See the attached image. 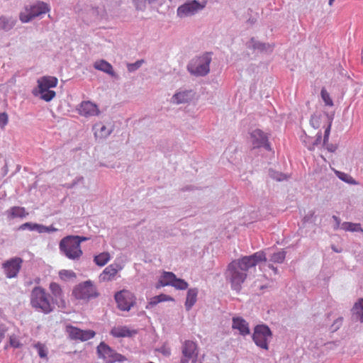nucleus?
<instances>
[{"label": "nucleus", "instance_id": "nucleus-51", "mask_svg": "<svg viewBox=\"0 0 363 363\" xmlns=\"http://www.w3.org/2000/svg\"><path fill=\"white\" fill-rule=\"evenodd\" d=\"M334 1H335V0H329V2H328L329 5H330V6H332V5H333V2H334Z\"/></svg>", "mask_w": 363, "mask_h": 363}, {"label": "nucleus", "instance_id": "nucleus-50", "mask_svg": "<svg viewBox=\"0 0 363 363\" xmlns=\"http://www.w3.org/2000/svg\"><path fill=\"white\" fill-rule=\"evenodd\" d=\"M342 318H339V319H337V320L335 321V323H334V324H333V326H334L335 324L340 325V324L342 323Z\"/></svg>", "mask_w": 363, "mask_h": 363}, {"label": "nucleus", "instance_id": "nucleus-2", "mask_svg": "<svg viewBox=\"0 0 363 363\" xmlns=\"http://www.w3.org/2000/svg\"><path fill=\"white\" fill-rule=\"evenodd\" d=\"M266 259L265 254L260 251L232 261L225 272L226 279L230 282L232 289L240 291L241 285L247 279L248 270Z\"/></svg>", "mask_w": 363, "mask_h": 363}, {"label": "nucleus", "instance_id": "nucleus-24", "mask_svg": "<svg viewBox=\"0 0 363 363\" xmlns=\"http://www.w3.org/2000/svg\"><path fill=\"white\" fill-rule=\"evenodd\" d=\"M175 277L176 276L174 273L164 272L159 280V286H157V288L164 286H172Z\"/></svg>", "mask_w": 363, "mask_h": 363}, {"label": "nucleus", "instance_id": "nucleus-23", "mask_svg": "<svg viewBox=\"0 0 363 363\" xmlns=\"http://www.w3.org/2000/svg\"><path fill=\"white\" fill-rule=\"evenodd\" d=\"M169 301H173L174 298L168 295L161 294L158 296H155L151 298L150 299L147 305L146 306V308L148 309L150 307H152L160 302Z\"/></svg>", "mask_w": 363, "mask_h": 363}, {"label": "nucleus", "instance_id": "nucleus-35", "mask_svg": "<svg viewBox=\"0 0 363 363\" xmlns=\"http://www.w3.org/2000/svg\"><path fill=\"white\" fill-rule=\"evenodd\" d=\"M188 283L185 281L184 279H178L175 277L174 281L172 284V286L177 289L184 290L188 288Z\"/></svg>", "mask_w": 363, "mask_h": 363}, {"label": "nucleus", "instance_id": "nucleus-42", "mask_svg": "<svg viewBox=\"0 0 363 363\" xmlns=\"http://www.w3.org/2000/svg\"><path fill=\"white\" fill-rule=\"evenodd\" d=\"M7 332V328L4 325H0V342L5 337V334Z\"/></svg>", "mask_w": 363, "mask_h": 363}, {"label": "nucleus", "instance_id": "nucleus-4", "mask_svg": "<svg viewBox=\"0 0 363 363\" xmlns=\"http://www.w3.org/2000/svg\"><path fill=\"white\" fill-rule=\"evenodd\" d=\"M38 88L33 91L35 96L40 95V99L45 101H50L56 96L55 91L50 90L57 86L58 79L52 76H44L38 79Z\"/></svg>", "mask_w": 363, "mask_h": 363}, {"label": "nucleus", "instance_id": "nucleus-27", "mask_svg": "<svg viewBox=\"0 0 363 363\" xmlns=\"http://www.w3.org/2000/svg\"><path fill=\"white\" fill-rule=\"evenodd\" d=\"M352 311L354 318L360 322H363V298L354 304Z\"/></svg>", "mask_w": 363, "mask_h": 363}, {"label": "nucleus", "instance_id": "nucleus-3", "mask_svg": "<svg viewBox=\"0 0 363 363\" xmlns=\"http://www.w3.org/2000/svg\"><path fill=\"white\" fill-rule=\"evenodd\" d=\"M88 240V238L84 236L67 235L59 243L60 252L71 260H79L83 255L81 243Z\"/></svg>", "mask_w": 363, "mask_h": 363}, {"label": "nucleus", "instance_id": "nucleus-10", "mask_svg": "<svg viewBox=\"0 0 363 363\" xmlns=\"http://www.w3.org/2000/svg\"><path fill=\"white\" fill-rule=\"evenodd\" d=\"M97 352L100 357L104 359L106 363H114L116 362H124L126 358L112 350L104 342H101L97 347Z\"/></svg>", "mask_w": 363, "mask_h": 363}, {"label": "nucleus", "instance_id": "nucleus-30", "mask_svg": "<svg viewBox=\"0 0 363 363\" xmlns=\"http://www.w3.org/2000/svg\"><path fill=\"white\" fill-rule=\"evenodd\" d=\"M342 228L346 231L357 232L363 231L359 223L345 222L342 224Z\"/></svg>", "mask_w": 363, "mask_h": 363}, {"label": "nucleus", "instance_id": "nucleus-33", "mask_svg": "<svg viewBox=\"0 0 363 363\" xmlns=\"http://www.w3.org/2000/svg\"><path fill=\"white\" fill-rule=\"evenodd\" d=\"M335 174L340 179L345 182L346 183L357 184L355 180L350 175L339 171H336Z\"/></svg>", "mask_w": 363, "mask_h": 363}, {"label": "nucleus", "instance_id": "nucleus-40", "mask_svg": "<svg viewBox=\"0 0 363 363\" xmlns=\"http://www.w3.org/2000/svg\"><path fill=\"white\" fill-rule=\"evenodd\" d=\"M9 122V117L6 113H0V128H4Z\"/></svg>", "mask_w": 363, "mask_h": 363}, {"label": "nucleus", "instance_id": "nucleus-48", "mask_svg": "<svg viewBox=\"0 0 363 363\" xmlns=\"http://www.w3.org/2000/svg\"><path fill=\"white\" fill-rule=\"evenodd\" d=\"M333 219H334V220L336 222V223H337V227L339 226V225H340V220L339 218H338V217H337L336 216H333Z\"/></svg>", "mask_w": 363, "mask_h": 363}, {"label": "nucleus", "instance_id": "nucleus-19", "mask_svg": "<svg viewBox=\"0 0 363 363\" xmlns=\"http://www.w3.org/2000/svg\"><path fill=\"white\" fill-rule=\"evenodd\" d=\"M232 328L235 330H238L240 334L243 336L250 334V328L248 323L242 318H233Z\"/></svg>", "mask_w": 363, "mask_h": 363}, {"label": "nucleus", "instance_id": "nucleus-46", "mask_svg": "<svg viewBox=\"0 0 363 363\" xmlns=\"http://www.w3.org/2000/svg\"><path fill=\"white\" fill-rule=\"evenodd\" d=\"M149 4H157L161 5L164 0H147Z\"/></svg>", "mask_w": 363, "mask_h": 363}, {"label": "nucleus", "instance_id": "nucleus-31", "mask_svg": "<svg viewBox=\"0 0 363 363\" xmlns=\"http://www.w3.org/2000/svg\"><path fill=\"white\" fill-rule=\"evenodd\" d=\"M26 228H28L30 230H37L40 233L43 231V230H45L47 231L49 230L48 228H45L39 224H33L30 223H26L22 224L20 226V229H21V230H25Z\"/></svg>", "mask_w": 363, "mask_h": 363}, {"label": "nucleus", "instance_id": "nucleus-14", "mask_svg": "<svg viewBox=\"0 0 363 363\" xmlns=\"http://www.w3.org/2000/svg\"><path fill=\"white\" fill-rule=\"evenodd\" d=\"M22 262L21 258L15 257L8 260L3 264V267L8 278L16 277L21 267Z\"/></svg>", "mask_w": 363, "mask_h": 363}, {"label": "nucleus", "instance_id": "nucleus-16", "mask_svg": "<svg viewBox=\"0 0 363 363\" xmlns=\"http://www.w3.org/2000/svg\"><path fill=\"white\" fill-rule=\"evenodd\" d=\"M123 269V267L117 263H113L106 267L99 276L101 281H109L113 280L118 272Z\"/></svg>", "mask_w": 363, "mask_h": 363}, {"label": "nucleus", "instance_id": "nucleus-9", "mask_svg": "<svg viewBox=\"0 0 363 363\" xmlns=\"http://www.w3.org/2000/svg\"><path fill=\"white\" fill-rule=\"evenodd\" d=\"M206 1L202 4L196 0L189 1L179 6L177 10V14L179 18H184L195 15L206 6Z\"/></svg>", "mask_w": 363, "mask_h": 363}, {"label": "nucleus", "instance_id": "nucleus-49", "mask_svg": "<svg viewBox=\"0 0 363 363\" xmlns=\"http://www.w3.org/2000/svg\"><path fill=\"white\" fill-rule=\"evenodd\" d=\"M143 62V60L137 61L134 65H132L131 66H135L136 68H138L142 65Z\"/></svg>", "mask_w": 363, "mask_h": 363}, {"label": "nucleus", "instance_id": "nucleus-15", "mask_svg": "<svg viewBox=\"0 0 363 363\" xmlns=\"http://www.w3.org/2000/svg\"><path fill=\"white\" fill-rule=\"evenodd\" d=\"M251 142L254 148L264 147L269 149L267 136L259 129H256L251 133Z\"/></svg>", "mask_w": 363, "mask_h": 363}, {"label": "nucleus", "instance_id": "nucleus-29", "mask_svg": "<svg viewBox=\"0 0 363 363\" xmlns=\"http://www.w3.org/2000/svg\"><path fill=\"white\" fill-rule=\"evenodd\" d=\"M15 24V21L11 18L0 17V30H9L11 29Z\"/></svg>", "mask_w": 363, "mask_h": 363}, {"label": "nucleus", "instance_id": "nucleus-12", "mask_svg": "<svg viewBox=\"0 0 363 363\" xmlns=\"http://www.w3.org/2000/svg\"><path fill=\"white\" fill-rule=\"evenodd\" d=\"M182 358L181 363L192 362L195 363L198 357V346L196 342L185 340L182 347Z\"/></svg>", "mask_w": 363, "mask_h": 363}, {"label": "nucleus", "instance_id": "nucleus-47", "mask_svg": "<svg viewBox=\"0 0 363 363\" xmlns=\"http://www.w3.org/2000/svg\"><path fill=\"white\" fill-rule=\"evenodd\" d=\"M276 179L278 181H282V180L286 179V175H283L281 174H279V177H276Z\"/></svg>", "mask_w": 363, "mask_h": 363}, {"label": "nucleus", "instance_id": "nucleus-1", "mask_svg": "<svg viewBox=\"0 0 363 363\" xmlns=\"http://www.w3.org/2000/svg\"><path fill=\"white\" fill-rule=\"evenodd\" d=\"M49 289L52 296L46 290L41 286H35L30 293V305L37 311L45 314H49L54 311V303H55L60 310H65L67 307V303L64 298L63 291L56 282H51L49 285Z\"/></svg>", "mask_w": 363, "mask_h": 363}, {"label": "nucleus", "instance_id": "nucleus-21", "mask_svg": "<svg viewBox=\"0 0 363 363\" xmlns=\"http://www.w3.org/2000/svg\"><path fill=\"white\" fill-rule=\"evenodd\" d=\"M94 67L96 69L102 71V72L107 73L111 76L115 75V72L113 71L112 65L109 62H106V60H101L96 61L94 64Z\"/></svg>", "mask_w": 363, "mask_h": 363}, {"label": "nucleus", "instance_id": "nucleus-7", "mask_svg": "<svg viewBox=\"0 0 363 363\" xmlns=\"http://www.w3.org/2000/svg\"><path fill=\"white\" fill-rule=\"evenodd\" d=\"M115 300L121 311H129L135 305L136 298L131 291L123 289L115 294Z\"/></svg>", "mask_w": 363, "mask_h": 363}, {"label": "nucleus", "instance_id": "nucleus-17", "mask_svg": "<svg viewBox=\"0 0 363 363\" xmlns=\"http://www.w3.org/2000/svg\"><path fill=\"white\" fill-rule=\"evenodd\" d=\"M78 112L81 116L89 117L99 115V109L96 104L89 101H84L80 104Z\"/></svg>", "mask_w": 363, "mask_h": 363}, {"label": "nucleus", "instance_id": "nucleus-43", "mask_svg": "<svg viewBox=\"0 0 363 363\" xmlns=\"http://www.w3.org/2000/svg\"><path fill=\"white\" fill-rule=\"evenodd\" d=\"M318 120H319V118L318 116H312L311 118V125L315 128H318L319 126Z\"/></svg>", "mask_w": 363, "mask_h": 363}, {"label": "nucleus", "instance_id": "nucleus-28", "mask_svg": "<svg viewBox=\"0 0 363 363\" xmlns=\"http://www.w3.org/2000/svg\"><path fill=\"white\" fill-rule=\"evenodd\" d=\"M111 259L110 254L108 252H101L99 255L94 257V262L96 265L103 267L106 265Z\"/></svg>", "mask_w": 363, "mask_h": 363}, {"label": "nucleus", "instance_id": "nucleus-34", "mask_svg": "<svg viewBox=\"0 0 363 363\" xmlns=\"http://www.w3.org/2000/svg\"><path fill=\"white\" fill-rule=\"evenodd\" d=\"M59 277L62 280L67 281L76 277V274L72 270L62 269L59 272Z\"/></svg>", "mask_w": 363, "mask_h": 363}, {"label": "nucleus", "instance_id": "nucleus-11", "mask_svg": "<svg viewBox=\"0 0 363 363\" xmlns=\"http://www.w3.org/2000/svg\"><path fill=\"white\" fill-rule=\"evenodd\" d=\"M48 11V4L44 2H38L36 4L31 6L29 9H26L24 12L21 13L20 19L23 23H28L33 18L45 13Z\"/></svg>", "mask_w": 363, "mask_h": 363}, {"label": "nucleus", "instance_id": "nucleus-38", "mask_svg": "<svg viewBox=\"0 0 363 363\" xmlns=\"http://www.w3.org/2000/svg\"><path fill=\"white\" fill-rule=\"evenodd\" d=\"M320 138L321 136L319 135L318 138L314 140L312 138L306 136L305 139L303 140V143H305V145L307 147L308 150H312L314 149L315 145L320 139Z\"/></svg>", "mask_w": 363, "mask_h": 363}, {"label": "nucleus", "instance_id": "nucleus-32", "mask_svg": "<svg viewBox=\"0 0 363 363\" xmlns=\"http://www.w3.org/2000/svg\"><path fill=\"white\" fill-rule=\"evenodd\" d=\"M33 347L37 350L39 357L42 359L48 358V348L45 344L41 342L35 343Z\"/></svg>", "mask_w": 363, "mask_h": 363}, {"label": "nucleus", "instance_id": "nucleus-26", "mask_svg": "<svg viewBox=\"0 0 363 363\" xmlns=\"http://www.w3.org/2000/svg\"><path fill=\"white\" fill-rule=\"evenodd\" d=\"M198 291L196 289H189L186 295L185 306L187 310H189L196 303Z\"/></svg>", "mask_w": 363, "mask_h": 363}, {"label": "nucleus", "instance_id": "nucleus-44", "mask_svg": "<svg viewBox=\"0 0 363 363\" xmlns=\"http://www.w3.org/2000/svg\"><path fill=\"white\" fill-rule=\"evenodd\" d=\"M160 352L165 356H169L171 354V350L169 347L163 346L160 349Z\"/></svg>", "mask_w": 363, "mask_h": 363}, {"label": "nucleus", "instance_id": "nucleus-8", "mask_svg": "<svg viewBox=\"0 0 363 363\" xmlns=\"http://www.w3.org/2000/svg\"><path fill=\"white\" fill-rule=\"evenodd\" d=\"M271 337L272 332L267 326L262 325L255 327L252 339L258 347L268 350V341Z\"/></svg>", "mask_w": 363, "mask_h": 363}, {"label": "nucleus", "instance_id": "nucleus-22", "mask_svg": "<svg viewBox=\"0 0 363 363\" xmlns=\"http://www.w3.org/2000/svg\"><path fill=\"white\" fill-rule=\"evenodd\" d=\"M93 130L95 137L99 138H106L111 133V130L108 128L102 123H96L93 127Z\"/></svg>", "mask_w": 363, "mask_h": 363}, {"label": "nucleus", "instance_id": "nucleus-5", "mask_svg": "<svg viewBox=\"0 0 363 363\" xmlns=\"http://www.w3.org/2000/svg\"><path fill=\"white\" fill-rule=\"evenodd\" d=\"M211 62V54L206 52L201 56L192 59L187 69L194 75L205 76L210 71L209 65Z\"/></svg>", "mask_w": 363, "mask_h": 363}, {"label": "nucleus", "instance_id": "nucleus-39", "mask_svg": "<svg viewBox=\"0 0 363 363\" xmlns=\"http://www.w3.org/2000/svg\"><path fill=\"white\" fill-rule=\"evenodd\" d=\"M9 345L13 348H20L23 345L18 337L15 335H10Z\"/></svg>", "mask_w": 363, "mask_h": 363}, {"label": "nucleus", "instance_id": "nucleus-13", "mask_svg": "<svg viewBox=\"0 0 363 363\" xmlns=\"http://www.w3.org/2000/svg\"><path fill=\"white\" fill-rule=\"evenodd\" d=\"M66 332L68 333L69 337L72 340L86 341L93 338L96 333L91 330H81L72 325H67L66 327Z\"/></svg>", "mask_w": 363, "mask_h": 363}, {"label": "nucleus", "instance_id": "nucleus-36", "mask_svg": "<svg viewBox=\"0 0 363 363\" xmlns=\"http://www.w3.org/2000/svg\"><path fill=\"white\" fill-rule=\"evenodd\" d=\"M286 254L284 251H279L272 255L271 261L276 263H282L285 259Z\"/></svg>", "mask_w": 363, "mask_h": 363}, {"label": "nucleus", "instance_id": "nucleus-25", "mask_svg": "<svg viewBox=\"0 0 363 363\" xmlns=\"http://www.w3.org/2000/svg\"><path fill=\"white\" fill-rule=\"evenodd\" d=\"M190 100V92L185 91L175 94L172 98V102L175 104H184Z\"/></svg>", "mask_w": 363, "mask_h": 363}, {"label": "nucleus", "instance_id": "nucleus-45", "mask_svg": "<svg viewBox=\"0 0 363 363\" xmlns=\"http://www.w3.org/2000/svg\"><path fill=\"white\" fill-rule=\"evenodd\" d=\"M330 131V125H329L325 130L324 143H325L326 140H328Z\"/></svg>", "mask_w": 363, "mask_h": 363}, {"label": "nucleus", "instance_id": "nucleus-6", "mask_svg": "<svg viewBox=\"0 0 363 363\" xmlns=\"http://www.w3.org/2000/svg\"><path fill=\"white\" fill-rule=\"evenodd\" d=\"M72 294L77 299L84 301H89L99 296L96 288L91 281H86L76 286Z\"/></svg>", "mask_w": 363, "mask_h": 363}, {"label": "nucleus", "instance_id": "nucleus-18", "mask_svg": "<svg viewBox=\"0 0 363 363\" xmlns=\"http://www.w3.org/2000/svg\"><path fill=\"white\" fill-rule=\"evenodd\" d=\"M110 334L114 337H132L137 334V330L134 329H130L125 325L115 326L113 327L111 331Z\"/></svg>", "mask_w": 363, "mask_h": 363}, {"label": "nucleus", "instance_id": "nucleus-20", "mask_svg": "<svg viewBox=\"0 0 363 363\" xmlns=\"http://www.w3.org/2000/svg\"><path fill=\"white\" fill-rule=\"evenodd\" d=\"M7 217L9 220L16 218H25L28 215L24 207L13 206L6 211Z\"/></svg>", "mask_w": 363, "mask_h": 363}, {"label": "nucleus", "instance_id": "nucleus-37", "mask_svg": "<svg viewBox=\"0 0 363 363\" xmlns=\"http://www.w3.org/2000/svg\"><path fill=\"white\" fill-rule=\"evenodd\" d=\"M321 98L323 100L325 104L328 106H333V101L330 98L329 93L326 91L325 88L321 89Z\"/></svg>", "mask_w": 363, "mask_h": 363}, {"label": "nucleus", "instance_id": "nucleus-41", "mask_svg": "<svg viewBox=\"0 0 363 363\" xmlns=\"http://www.w3.org/2000/svg\"><path fill=\"white\" fill-rule=\"evenodd\" d=\"M136 9L143 10L145 7V0H134Z\"/></svg>", "mask_w": 363, "mask_h": 363}]
</instances>
